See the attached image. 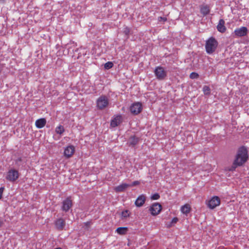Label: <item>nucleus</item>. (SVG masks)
Returning <instances> with one entry per match:
<instances>
[{"instance_id":"nucleus-7","label":"nucleus","mask_w":249,"mask_h":249,"mask_svg":"<svg viewBox=\"0 0 249 249\" xmlns=\"http://www.w3.org/2000/svg\"><path fill=\"white\" fill-rule=\"evenodd\" d=\"M161 209L162 206L160 203H154L150 206L149 211L152 215L155 216L160 213Z\"/></svg>"},{"instance_id":"nucleus-34","label":"nucleus","mask_w":249,"mask_h":249,"mask_svg":"<svg viewBox=\"0 0 249 249\" xmlns=\"http://www.w3.org/2000/svg\"><path fill=\"white\" fill-rule=\"evenodd\" d=\"M4 224V221L0 218V228L2 227Z\"/></svg>"},{"instance_id":"nucleus-21","label":"nucleus","mask_w":249,"mask_h":249,"mask_svg":"<svg viewBox=\"0 0 249 249\" xmlns=\"http://www.w3.org/2000/svg\"><path fill=\"white\" fill-rule=\"evenodd\" d=\"M128 228L127 227H119L116 231L120 235H124L127 233Z\"/></svg>"},{"instance_id":"nucleus-29","label":"nucleus","mask_w":249,"mask_h":249,"mask_svg":"<svg viewBox=\"0 0 249 249\" xmlns=\"http://www.w3.org/2000/svg\"><path fill=\"white\" fill-rule=\"evenodd\" d=\"M199 76V75L198 73H196V72H192L190 75V78L191 79H196V78H197Z\"/></svg>"},{"instance_id":"nucleus-2","label":"nucleus","mask_w":249,"mask_h":249,"mask_svg":"<svg viewBox=\"0 0 249 249\" xmlns=\"http://www.w3.org/2000/svg\"><path fill=\"white\" fill-rule=\"evenodd\" d=\"M218 46V42L213 37H210L206 41L205 44L206 52L208 54H212L214 53Z\"/></svg>"},{"instance_id":"nucleus-22","label":"nucleus","mask_w":249,"mask_h":249,"mask_svg":"<svg viewBox=\"0 0 249 249\" xmlns=\"http://www.w3.org/2000/svg\"><path fill=\"white\" fill-rule=\"evenodd\" d=\"M178 219L177 217H174L170 222L167 223L166 224V226L167 228H170L174 226L178 222Z\"/></svg>"},{"instance_id":"nucleus-9","label":"nucleus","mask_w":249,"mask_h":249,"mask_svg":"<svg viewBox=\"0 0 249 249\" xmlns=\"http://www.w3.org/2000/svg\"><path fill=\"white\" fill-rule=\"evenodd\" d=\"M75 152V147L70 145L67 146L64 151V155L66 158H70L72 156Z\"/></svg>"},{"instance_id":"nucleus-16","label":"nucleus","mask_w":249,"mask_h":249,"mask_svg":"<svg viewBox=\"0 0 249 249\" xmlns=\"http://www.w3.org/2000/svg\"><path fill=\"white\" fill-rule=\"evenodd\" d=\"M210 7L208 5H201L200 6V11L203 16H205L210 12Z\"/></svg>"},{"instance_id":"nucleus-18","label":"nucleus","mask_w":249,"mask_h":249,"mask_svg":"<svg viewBox=\"0 0 249 249\" xmlns=\"http://www.w3.org/2000/svg\"><path fill=\"white\" fill-rule=\"evenodd\" d=\"M128 187H130V184L122 183L121 185L115 187L114 188V190L116 192H124Z\"/></svg>"},{"instance_id":"nucleus-28","label":"nucleus","mask_w":249,"mask_h":249,"mask_svg":"<svg viewBox=\"0 0 249 249\" xmlns=\"http://www.w3.org/2000/svg\"><path fill=\"white\" fill-rule=\"evenodd\" d=\"M160 196L158 193H155L151 196V199L152 200H158L160 198Z\"/></svg>"},{"instance_id":"nucleus-23","label":"nucleus","mask_w":249,"mask_h":249,"mask_svg":"<svg viewBox=\"0 0 249 249\" xmlns=\"http://www.w3.org/2000/svg\"><path fill=\"white\" fill-rule=\"evenodd\" d=\"M64 131H65L64 128L61 125H60L57 126L55 128V132L57 134H58L60 135L62 134L64 132Z\"/></svg>"},{"instance_id":"nucleus-36","label":"nucleus","mask_w":249,"mask_h":249,"mask_svg":"<svg viewBox=\"0 0 249 249\" xmlns=\"http://www.w3.org/2000/svg\"><path fill=\"white\" fill-rule=\"evenodd\" d=\"M62 249L61 248H56V249Z\"/></svg>"},{"instance_id":"nucleus-26","label":"nucleus","mask_w":249,"mask_h":249,"mask_svg":"<svg viewBox=\"0 0 249 249\" xmlns=\"http://www.w3.org/2000/svg\"><path fill=\"white\" fill-rule=\"evenodd\" d=\"M203 91L205 94H209L210 93V89L208 86H204L203 88Z\"/></svg>"},{"instance_id":"nucleus-24","label":"nucleus","mask_w":249,"mask_h":249,"mask_svg":"<svg viewBox=\"0 0 249 249\" xmlns=\"http://www.w3.org/2000/svg\"><path fill=\"white\" fill-rule=\"evenodd\" d=\"M130 213L128 210H124L122 212L121 216L122 218H126L129 216Z\"/></svg>"},{"instance_id":"nucleus-19","label":"nucleus","mask_w":249,"mask_h":249,"mask_svg":"<svg viewBox=\"0 0 249 249\" xmlns=\"http://www.w3.org/2000/svg\"><path fill=\"white\" fill-rule=\"evenodd\" d=\"M140 139L135 136H131L128 140V143L129 146H134L138 143Z\"/></svg>"},{"instance_id":"nucleus-10","label":"nucleus","mask_w":249,"mask_h":249,"mask_svg":"<svg viewBox=\"0 0 249 249\" xmlns=\"http://www.w3.org/2000/svg\"><path fill=\"white\" fill-rule=\"evenodd\" d=\"M234 34L236 37L245 36L248 34V29L246 27H241L239 28H236L234 31Z\"/></svg>"},{"instance_id":"nucleus-8","label":"nucleus","mask_w":249,"mask_h":249,"mask_svg":"<svg viewBox=\"0 0 249 249\" xmlns=\"http://www.w3.org/2000/svg\"><path fill=\"white\" fill-rule=\"evenodd\" d=\"M130 110L131 113L137 115L142 110V105L139 102L135 103L131 106Z\"/></svg>"},{"instance_id":"nucleus-4","label":"nucleus","mask_w":249,"mask_h":249,"mask_svg":"<svg viewBox=\"0 0 249 249\" xmlns=\"http://www.w3.org/2000/svg\"><path fill=\"white\" fill-rule=\"evenodd\" d=\"M19 176V173L18 171L12 169L8 171L6 179L11 182H14L18 178Z\"/></svg>"},{"instance_id":"nucleus-20","label":"nucleus","mask_w":249,"mask_h":249,"mask_svg":"<svg viewBox=\"0 0 249 249\" xmlns=\"http://www.w3.org/2000/svg\"><path fill=\"white\" fill-rule=\"evenodd\" d=\"M181 212L185 214H187L190 213L191 211V207L190 205L186 204L183 206H182L181 208Z\"/></svg>"},{"instance_id":"nucleus-30","label":"nucleus","mask_w":249,"mask_h":249,"mask_svg":"<svg viewBox=\"0 0 249 249\" xmlns=\"http://www.w3.org/2000/svg\"><path fill=\"white\" fill-rule=\"evenodd\" d=\"M124 33L125 35L128 36L130 33V29L127 27L124 28Z\"/></svg>"},{"instance_id":"nucleus-35","label":"nucleus","mask_w":249,"mask_h":249,"mask_svg":"<svg viewBox=\"0 0 249 249\" xmlns=\"http://www.w3.org/2000/svg\"><path fill=\"white\" fill-rule=\"evenodd\" d=\"M89 222H87V223H86V225L87 226L89 225Z\"/></svg>"},{"instance_id":"nucleus-32","label":"nucleus","mask_w":249,"mask_h":249,"mask_svg":"<svg viewBox=\"0 0 249 249\" xmlns=\"http://www.w3.org/2000/svg\"><path fill=\"white\" fill-rule=\"evenodd\" d=\"M4 190V187H1L0 188V199H1L2 197V194H3Z\"/></svg>"},{"instance_id":"nucleus-14","label":"nucleus","mask_w":249,"mask_h":249,"mask_svg":"<svg viewBox=\"0 0 249 249\" xmlns=\"http://www.w3.org/2000/svg\"><path fill=\"white\" fill-rule=\"evenodd\" d=\"M146 197L144 195H142L139 196L136 199L135 204L138 207L142 206L145 203Z\"/></svg>"},{"instance_id":"nucleus-5","label":"nucleus","mask_w":249,"mask_h":249,"mask_svg":"<svg viewBox=\"0 0 249 249\" xmlns=\"http://www.w3.org/2000/svg\"><path fill=\"white\" fill-rule=\"evenodd\" d=\"M108 99L105 96H101L96 101L97 107L99 109L106 108L108 105Z\"/></svg>"},{"instance_id":"nucleus-3","label":"nucleus","mask_w":249,"mask_h":249,"mask_svg":"<svg viewBox=\"0 0 249 249\" xmlns=\"http://www.w3.org/2000/svg\"><path fill=\"white\" fill-rule=\"evenodd\" d=\"M154 73L156 78L159 80H162L167 76V72L163 67H157L154 70Z\"/></svg>"},{"instance_id":"nucleus-1","label":"nucleus","mask_w":249,"mask_h":249,"mask_svg":"<svg viewBox=\"0 0 249 249\" xmlns=\"http://www.w3.org/2000/svg\"><path fill=\"white\" fill-rule=\"evenodd\" d=\"M248 159V150L245 147L242 146L238 149L234 160V163L237 164L238 166H241L246 162Z\"/></svg>"},{"instance_id":"nucleus-15","label":"nucleus","mask_w":249,"mask_h":249,"mask_svg":"<svg viewBox=\"0 0 249 249\" xmlns=\"http://www.w3.org/2000/svg\"><path fill=\"white\" fill-rule=\"evenodd\" d=\"M217 30L222 33H225L226 31V27L225 26V21L223 19H220L217 25Z\"/></svg>"},{"instance_id":"nucleus-13","label":"nucleus","mask_w":249,"mask_h":249,"mask_svg":"<svg viewBox=\"0 0 249 249\" xmlns=\"http://www.w3.org/2000/svg\"><path fill=\"white\" fill-rule=\"evenodd\" d=\"M122 122V116L120 115H117L113 118L111 121L110 125L115 127L119 125Z\"/></svg>"},{"instance_id":"nucleus-27","label":"nucleus","mask_w":249,"mask_h":249,"mask_svg":"<svg viewBox=\"0 0 249 249\" xmlns=\"http://www.w3.org/2000/svg\"><path fill=\"white\" fill-rule=\"evenodd\" d=\"M237 166H239L237 164H235L234 161L232 166L230 167L227 168V170L229 171H234Z\"/></svg>"},{"instance_id":"nucleus-33","label":"nucleus","mask_w":249,"mask_h":249,"mask_svg":"<svg viewBox=\"0 0 249 249\" xmlns=\"http://www.w3.org/2000/svg\"><path fill=\"white\" fill-rule=\"evenodd\" d=\"M140 184V182L139 181H135L132 182L131 184H130V186H134L136 185H138Z\"/></svg>"},{"instance_id":"nucleus-31","label":"nucleus","mask_w":249,"mask_h":249,"mask_svg":"<svg viewBox=\"0 0 249 249\" xmlns=\"http://www.w3.org/2000/svg\"><path fill=\"white\" fill-rule=\"evenodd\" d=\"M158 20L159 21H163V22H165L167 20V18H165V17H160L158 18Z\"/></svg>"},{"instance_id":"nucleus-6","label":"nucleus","mask_w":249,"mask_h":249,"mask_svg":"<svg viewBox=\"0 0 249 249\" xmlns=\"http://www.w3.org/2000/svg\"><path fill=\"white\" fill-rule=\"evenodd\" d=\"M220 204V199L219 197L217 196H214L209 200L207 203V206L210 209H213L216 207L219 206Z\"/></svg>"},{"instance_id":"nucleus-17","label":"nucleus","mask_w":249,"mask_h":249,"mask_svg":"<svg viewBox=\"0 0 249 249\" xmlns=\"http://www.w3.org/2000/svg\"><path fill=\"white\" fill-rule=\"evenodd\" d=\"M46 124V120L45 118H40L36 120L35 122L36 126L37 128H43Z\"/></svg>"},{"instance_id":"nucleus-12","label":"nucleus","mask_w":249,"mask_h":249,"mask_svg":"<svg viewBox=\"0 0 249 249\" xmlns=\"http://www.w3.org/2000/svg\"><path fill=\"white\" fill-rule=\"evenodd\" d=\"M54 225L57 230L62 231L65 226L66 222L64 219L60 218L55 221Z\"/></svg>"},{"instance_id":"nucleus-25","label":"nucleus","mask_w":249,"mask_h":249,"mask_svg":"<svg viewBox=\"0 0 249 249\" xmlns=\"http://www.w3.org/2000/svg\"><path fill=\"white\" fill-rule=\"evenodd\" d=\"M113 66V64L112 62L109 61L107 62L104 65V68L105 69L108 70L111 69Z\"/></svg>"},{"instance_id":"nucleus-11","label":"nucleus","mask_w":249,"mask_h":249,"mask_svg":"<svg viewBox=\"0 0 249 249\" xmlns=\"http://www.w3.org/2000/svg\"><path fill=\"white\" fill-rule=\"evenodd\" d=\"M72 206V200L70 197H67L62 202V210L65 212H68Z\"/></svg>"}]
</instances>
